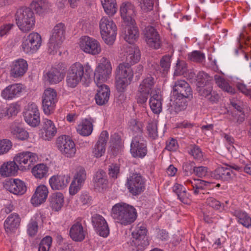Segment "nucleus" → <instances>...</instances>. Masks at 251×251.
Wrapping results in <instances>:
<instances>
[{
  "mask_svg": "<svg viewBox=\"0 0 251 251\" xmlns=\"http://www.w3.org/2000/svg\"><path fill=\"white\" fill-rule=\"evenodd\" d=\"M146 141L143 136H134L130 144V152L134 157L143 158L147 153Z\"/></svg>",
  "mask_w": 251,
  "mask_h": 251,
  "instance_id": "9",
  "label": "nucleus"
},
{
  "mask_svg": "<svg viewBox=\"0 0 251 251\" xmlns=\"http://www.w3.org/2000/svg\"><path fill=\"white\" fill-rule=\"evenodd\" d=\"M66 71L59 67H51L45 75L46 81L50 84L61 82L64 78Z\"/></svg>",
  "mask_w": 251,
  "mask_h": 251,
  "instance_id": "17",
  "label": "nucleus"
},
{
  "mask_svg": "<svg viewBox=\"0 0 251 251\" xmlns=\"http://www.w3.org/2000/svg\"><path fill=\"white\" fill-rule=\"evenodd\" d=\"M172 93L174 96L177 98H189L192 95V91L189 83L181 79L174 82Z\"/></svg>",
  "mask_w": 251,
  "mask_h": 251,
  "instance_id": "13",
  "label": "nucleus"
},
{
  "mask_svg": "<svg viewBox=\"0 0 251 251\" xmlns=\"http://www.w3.org/2000/svg\"><path fill=\"white\" fill-rule=\"evenodd\" d=\"M197 90L201 96L212 102H216L219 100V95L214 92H212L213 87L211 83L197 86Z\"/></svg>",
  "mask_w": 251,
  "mask_h": 251,
  "instance_id": "24",
  "label": "nucleus"
},
{
  "mask_svg": "<svg viewBox=\"0 0 251 251\" xmlns=\"http://www.w3.org/2000/svg\"><path fill=\"white\" fill-rule=\"evenodd\" d=\"M50 206L55 211H59L64 203V197L60 192L52 194L49 199Z\"/></svg>",
  "mask_w": 251,
  "mask_h": 251,
  "instance_id": "36",
  "label": "nucleus"
},
{
  "mask_svg": "<svg viewBox=\"0 0 251 251\" xmlns=\"http://www.w3.org/2000/svg\"><path fill=\"white\" fill-rule=\"evenodd\" d=\"M38 160L35 153L25 151L19 153L15 156L13 161L3 164L0 168V174L2 176H14L18 170H28Z\"/></svg>",
  "mask_w": 251,
  "mask_h": 251,
  "instance_id": "1",
  "label": "nucleus"
},
{
  "mask_svg": "<svg viewBox=\"0 0 251 251\" xmlns=\"http://www.w3.org/2000/svg\"><path fill=\"white\" fill-rule=\"evenodd\" d=\"M123 147L121 135L117 133L111 136V154L116 156L120 153Z\"/></svg>",
  "mask_w": 251,
  "mask_h": 251,
  "instance_id": "34",
  "label": "nucleus"
},
{
  "mask_svg": "<svg viewBox=\"0 0 251 251\" xmlns=\"http://www.w3.org/2000/svg\"><path fill=\"white\" fill-rule=\"evenodd\" d=\"M24 116L25 122L30 126L35 127L40 123V114L37 106L32 103L24 112Z\"/></svg>",
  "mask_w": 251,
  "mask_h": 251,
  "instance_id": "14",
  "label": "nucleus"
},
{
  "mask_svg": "<svg viewBox=\"0 0 251 251\" xmlns=\"http://www.w3.org/2000/svg\"><path fill=\"white\" fill-rule=\"evenodd\" d=\"M155 82L154 78L151 75H149L146 76L140 84L138 91L153 93L151 90L154 87Z\"/></svg>",
  "mask_w": 251,
  "mask_h": 251,
  "instance_id": "42",
  "label": "nucleus"
},
{
  "mask_svg": "<svg viewBox=\"0 0 251 251\" xmlns=\"http://www.w3.org/2000/svg\"><path fill=\"white\" fill-rule=\"evenodd\" d=\"M28 65L26 60L19 59L13 62L10 70L11 76L17 78L23 76L27 70Z\"/></svg>",
  "mask_w": 251,
  "mask_h": 251,
  "instance_id": "25",
  "label": "nucleus"
},
{
  "mask_svg": "<svg viewBox=\"0 0 251 251\" xmlns=\"http://www.w3.org/2000/svg\"><path fill=\"white\" fill-rule=\"evenodd\" d=\"M231 167L239 172L244 171L246 173L251 176V162H249L246 164H243L241 166L233 164Z\"/></svg>",
  "mask_w": 251,
  "mask_h": 251,
  "instance_id": "64",
  "label": "nucleus"
},
{
  "mask_svg": "<svg viewBox=\"0 0 251 251\" xmlns=\"http://www.w3.org/2000/svg\"><path fill=\"white\" fill-rule=\"evenodd\" d=\"M187 71V65L185 61L178 60L176 65L174 75H183Z\"/></svg>",
  "mask_w": 251,
  "mask_h": 251,
  "instance_id": "52",
  "label": "nucleus"
},
{
  "mask_svg": "<svg viewBox=\"0 0 251 251\" xmlns=\"http://www.w3.org/2000/svg\"><path fill=\"white\" fill-rule=\"evenodd\" d=\"M12 144L7 139L0 140V155L7 152L11 148Z\"/></svg>",
  "mask_w": 251,
  "mask_h": 251,
  "instance_id": "61",
  "label": "nucleus"
},
{
  "mask_svg": "<svg viewBox=\"0 0 251 251\" xmlns=\"http://www.w3.org/2000/svg\"><path fill=\"white\" fill-rule=\"evenodd\" d=\"M84 74V67L79 63L72 65L68 70L66 83L68 87L75 88L81 80Z\"/></svg>",
  "mask_w": 251,
  "mask_h": 251,
  "instance_id": "6",
  "label": "nucleus"
},
{
  "mask_svg": "<svg viewBox=\"0 0 251 251\" xmlns=\"http://www.w3.org/2000/svg\"><path fill=\"white\" fill-rule=\"evenodd\" d=\"M176 100L175 101V110L176 113H178L181 111L184 110L187 107V103L186 100L184 99L186 98L176 97Z\"/></svg>",
  "mask_w": 251,
  "mask_h": 251,
  "instance_id": "57",
  "label": "nucleus"
},
{
  "mask_svg": "<svg viewBox=\"0 0 251 251\" xmlns=\"http://www.w3.org/2000/svg\"><path fill=\"white\" fill-rule=\"evenodd\" d=\"M210 77L203 72H199L197 75V86L210 84Z\"/></svg>",
  "mask_w": 251,
  "mask_h": 251,
  "instance_id": "56",
  "label": "nucleus"
},
{
  "mask_svg": "<svg viewBox=\"0 0 251 251\" xmlns=\"http://www.w3.org/2000/svg\"><path fill=\"white\" fill-rule=\"evenodd\" d=\"M15 20L19 28L23 32H27L33 29L35 17L31 8L23 7L17 11Z\"/></svg>",
  "mask_w": 251,
  "mask_h": 251,
  "instance_id": "3",
  "label": "nucleus"
},
{
  "mask_svg": "<svg viewBox=\"0 0 251 251\" xmlns=\"http://www.w3.org/2000/svg\"><path fill=\"white\" fill-rule=\"evenodd\" d=\"M1 111L3 112L0 113V114H2V115L0 116V118L3 116H7L8 117L15 116L18 112L17 105L14 104H11L6 109H2Z\"/></svg>",
  "mask_w": 251,
  "mask_h": 251,
  "instance_id": "58",
  "label": "nucleus"
},
{
  "mask_svg": "<svg viewBox=\"0 0 251 251\" xmlns=\"http://www.w3.org/2000/svg\"><path fill=\"white\" fill-rule=\"evenodd\" d=\"M162 96L159 93H151L150 99V106L152 111L156 114H159L162 109Z\"/></svg>",
  "mask_w": 251,
  "mask_h": 251,
  "instance_id": "32",
  "label": "nucleus"
},
{
  "mask_svg": "<svg viewBox=\"0 0 251 251\" xmlns=\"http://www.w3.org/2000/svg\"><path fill=\"white\" fill-rule=\"evenodd\" d=\"M70 180L68 175H54L49 180L50 185L53 190H62L66 187Z\"/></svg>",
  "mask_w": 251,
  "mask_h": 251,
  "instance_id": "23",
  "label": "nucleus"
},
{
  "mask_svg": "<svg viewBox=\"0 0 251 251\" xmlns=\"http://www.w3.org/2000/svg\"><path fill=\"white\" fill-rule=\"evenodd\" d=\"M234 215L237 219L238 223L244 226L249 228L251 226V218L246 212L236 210L234 212Z\"/></svg>",
  "mask_w": 251,
  "mask_h": 251,
  "instance_id": "43",
  "label": "nucleus"
},
{
  "mask_svg": "<svg viewBox=\"0 0 251 251\" xmlns=\"http://www.w3.org/2000/svg\"><path fill=\"white\" fill-rule=\"evenodd\" d=\"M226 166H219L212 173V176L217 180H221L223 181H228L232 179V175L233 174L231 169V165L229 167H227V164L224 163ZM233 165H232V166Z\"/></svg>",
  "mask_w": 251,
  "mask_h": 251,
  "instance_id": "20",
  "label": "nucleus"
},
{
  "mask_svg": "<svg viewBox=\"0 0 251 251\" xmlns=\"http://www.w3.org/2000/svg\"><path fill=\"white\" fill-rule=\"evenodd\" d=\"M150 38V42H149L147 38L145 39L146 43L148 46L153 49H159L161 46V41L160 36L159 35H155L154 36L151 37Z\"/></svg>",
  "mask_w": 251,
  "mask_h": 251,
  "instance_id": "59",
  "label": "nucleus"
},
{
  "mask_svg": "<svg viewBox=\"0 0 251 251\" xmlns=\"http://www.w3.org/2000/svg\"><path fill=\"white\" fill-rule=\"evenodd\" d=\"M69 234L71 239L75 242H81L84 239L85 237L83 226L79 222H77L72 226Z\"/></svg>",
  "mask_w": 251,
  "mask_h": 251,
  "instance_id": "30",
  "label": "nucleus"
},
{
  "mask_svg": "<svg viewBox=\"0 0 251 251\" xmlns=\"http://www.w3.org/2000/svg\"><path fill=\"white\" fill-rule=\"evenodd\" d=\"M21 219L17 213L11 214L6 219L4 226L7 232H12L20 226Z\"/></svg>",
  "mask_w": 251,
  "mask_h": 251,
  "instance_id": "33",
  "label": "nucleus"
},
{
  "mask_svg": "<svg viewBox=\"0 0 251 251\" xmlns=\"http://www.w3.org/2000/svg\"><path fill=\"white\" fill-rule=\"evenodd\" d=\"M147 129L149 137L154 140L158 137L157 123L155 121H151L148 122Z\"/></svg>",
  "mask_w": 251,
  "mask_h": 251,
  "instance_id": "49",
  "label": "nucleus"
},
{
  "mask_svg": "<svg viewBox=\"0 0 251 251\" xmlns=\"http://www.w3.org/2000/svg\"><path fill=\"white\" fill-rule=\"evenodd\" d=\"M95 189L100 192H104L108 189V180L106 173L100 170L95 174L93 177Z\"/></svg>",
  "mask_w": 251,
  "mask_h": 251,
  "instance_id": "19",
  "label": "nucleus"
},
{
  "mask_svg": "<svg viewBox=\"0 0 251 251\" xmlns=\"http://www.w3.org/2000/svg\"><path fill=\"white\" fill-rule=\"evenodd\" d=\"M79 46L83 51L92 55H97L101 51L99 42L88 36H84L80 38Z\"/></svg>",
  "mask_w": 251,
  "mask_h": 251,
  "instance_id": "10",
  "label": "nucleus"
},
{
  "mask_svg": "<svg viewBox=\"0 0 251 251\" xmlns=\"http://www.w3.org/2000/svg\"><path fill=\"white\" fill-rule=\"evenodd\" d=\"M50 4L47 0H33L30 4V8L34 9L39 15L43 14L49 9Z\"/></svg>",
  "mask_w": 251,
  "mask_h": 251,
  "instance_id": "41",
  "label": "nucleus"
},
{
  "mask_svg": "<svg viewBox=\"0 0 251 251\" xmlns=\"http://www.w3.org/2000/svg\"><path fill=\"white\" fill-rule=\"evenodd\" d=\"M111 216L116 222L127 225L134 222L137 218V213L133 206L121 202L112 207Z\"/></svg>",
  "mask_w": 251,
  "mask_h": 251,
  "instance_id": "2",
  "label": "nucleus"
},
{
  "mask_svg": "<svg viewBox=\"0 0 251 251\" xmlns=\"http://www.w3.org/2000/svg\"><path fill=\"white\" fill-rule=\"evenodd\" d=\"M92 223L96 231L103 237L109 234V230L107 223L104 218L100 215L95 214L92 217Z\"/></svg>",
  "mask_w": 251,
  "mask_h": 251,
  "instance_id": "15",
  "label": "nucleus"
},
{
  "mask_svg": "<svg viewBox=\"0 0 251 251\" xmlns=\"http://www.w3.org/2000/svg\"><path fill=\"white\" fill-rule=\"evenodd\" d=\"M4 187L10 193L15 195H23L26 191L25 183L19 179H11L7 181Z\"/></svg>",
  "mask_w": 251,
  "mask_h": 251,
  "instance_id": "22",
  "label": "nucleus"
},
{
  "mask_svg": "<svg viewBox=\"0 0 251 251\" xmlns=\"http://www.w3.org/2000/svg\"><path fill=\"white\" fill-rule=\"evenodd\" d=\"M131 65L128 63H123L119 64L116 71V76L122 78L126 77L129 80H132L133 76V72Z\"/></svg>",
  "mask_w": 251,
  "mask_h": 251,
  "instance_id": "37",
  "label": "nucleus"
},
{
  "mask_svg": "<svg viewBox=\"0 0 251 251\" xmlns=\"http://www.w3.org/2000/svg\"><path fill=\"white\" fill-rule=\"evenodd\" d=\"M135 244L136 246L137 251H143L149 245L148 237L135 239Z\"/></svg>",
  "mask_w": 251,
  "mask_h": 251,
  "instance_id": "63",
  "label": "nucleus"
},
{
  "mask_svg": "<svg viewBox=\"0 0 251 251\" xmlns=\"http://www.w3.org/2000/svg\"><path fill=\"white\" fill-rule=\"evenodd\" d=\"M147 232L146 226L143 223H139L137 225L134 231L132 232V235L135 239H138L147 237Z\"/></svg>",
  "mask_w": 251,
  "mask_h": 251,
  "instance_id": "48",
  "label": "nucleus"
},
{
  "mask_svg": "<svg viewBox=\"0 0 251 251\" xmlns=\"http://www.w3.org/2000/svg\"><path fill=\"white\" fill-rule=\"evenodd\" d=\"M98 87L99 89L95 97L96 102L99 105H103L108 101L110 89L107 85H100Z\"/></svg>",
  "mask_w": 251,
  "mask_h": 251,
  "instance_id": "28",
  "label": "nucleus"
},
{
  "mask_svg": "<svg viewBox=\"0 0 251 251\" xmlns=\"http://www.w3.org/2000/svg\"><path fill=\"white\" fill-rule=\"evenodd\" d=\"M143 34L144 38H147L149 42H150V38L151 37L154 36L155 35H159L158 32L152 26H148L143 30Z\"/></svg>",
  "mask_w": 251,
  "mask_h": 251,
  "instance_id": "60",
  "label": "nucleus"
},
{
  "mask_svg": "<svg viewBox=\"0 0 251 251\" xmlns=\"http://www.w3.org/2000/svg\"><path fill=\"white\" fill-rule=\"evenodd\" d=\"M65 29L66 27L64 24L58 23L54 26L52 29L50 38L58 41V43H62L65 39Z\"/></svg>",
  "mask_w": 251,
  "mask_h": 251,
  "instance_id": "40",
  "label": "nucleus"
},
{
  "mask_svg": "<svg viewBox=\"0 0 251 251\" xmlns=\"http://www.w3.org/2000/svg\"><path fill=\"white\" fill-rule=\"evenodd\" d=\"M52 243V238L47 236L40 242L39 245L38 251H49Z\"/></svg>",
  "mask_w": 251,
  "mask_h": 251,
  "instance_id": "55",
  "label": "nucleus"
},
{
  "mask_svg": "<svg viewBox=\"0 0 251 251\" xmlns=\"http://www.w3.org/2000/svg\"><path fill=\"white\" fill-rule=\"evenodd\" d=\"M48 172V167L44 163H40L34 166L32 173L35 177L41 179L46 177Z\"/></svg>",
  "mask_w": 251,
  "mask_h": 251,
  "instance_id": "45",
  "label": "nucleus"
},
{
  "mask_svg": "<svg viewBox=\"0 0 251 251\" xmlns=\"http://www.w3.org/2000/svg\"><path fill=\"white\" fill-rule=\"evenodd\" d=\"M57 101V93L51 88L46 89L42 97L43 111L46 114H50L53 111Z\"/></svg>",
  "mask_w": 251,
  "mask_h": 251,
  "instance_id": "8",
  "label": "nucleus"
},
{
  "mask_svg": "<svg viewBox=\"0 0 251 251\" xmlns=\"http://www.w3.org/2000/svg\"><path fill=\"white\" fill-rule=\"evenodd\" d=\"M56 144L61 154L65 157L71 158L75 154L76 150L75 144L69 136H59L56 140Z\"/></svg>",
  "mask_w": 251,
  "mask_h": 251,
  "instance_id": "5",
  "label": "nucleus"
},
{
  "mask_svg": "<svg viewBox=\"0 0 251 251\" xmlns=\"http://www.w3.org/2000/svg\"><path fill=\"white\" fill-rule=\"evenodd\" d=\"M129 127L132 130L134 136H143V125L136 119H131L129 121Z\"/></svg>",
  "mask_w": 251,
  "mask_h": 251,
  "instance_id": "46",
  "label": "nucleus"
},
{
  "mask_svg": "<svg viewBox=\"0 0 251 251\" xmlns=\"http://www.w3.org/2000/svg\"><path fill=\"white\" fill-rule=\"evenodd\" d=\"M188 153L194 159L197 160H201L203 154L201 148L196 145H191L188 147Z\"/></svg>",
  "mask_w": 251,
  "mask_h": 251,
  "instance_id": "50",
  "label": "nucleus"
},
{
  "mask_svg": "<svg viewBox=\"0 0 251 251\" xmlns=\"http://www.w3.org/2000/svg\"><path fill=\"white\" fill-rule=\"evenodd\" d=\"M126 24L125 40L129 44H133L139 36V32L136 23Z\"/></svg>",
  "mask_w": 251,
  "mask_h": 251,
  "instance_id": "26",
  "label": "nucleus"
},
{
  "mask_svg": "<svg viewBox=\"0 0 251 251\" xmlns=\"http://www.w3.org/2000/svg\"><path fill=\"white\" fill-rule=\"evenodd\" d=\"M108 138V132L106 130L102 131L98 141L93 148L92 153L95 157L99 158L104 154Z\"/></svg>",
  "mask_w": 251,
  "mask_h": 251,
  "instance_id": "16",
  "label": "nucleus"
},
{
  "mask_svg": "<svg viewBox=\"0 0 251 251\" xmlns=\"http://www.w3.org/2000/svg\"><path fill=\"white\" fill-rule=\"evenodd\" d=\"M121 17L126 24L134 23L135 21L133 17L135 15L134 5L130 2H124L122 3L120 9Z\"/></svg>",
  "mask_w": 251,
  "mask_h": 251,
  "instance_id": "18",
  "label": "nucleus"
},
{
  "mask_svg": "<svg viewBox=\"0 0 251 251\" xmlns=\"http://www.w3.org/2000/svg\"><path fill=\"white\" fill-rule=\"evenodd\" d=\"M124 55L126 57V63L131 65L137 63L141 57L139 48L134 45L126 46Z\"/></svg>",
  "mask_w": 251,
  "mask_h": 251,
  "instance_id": "21",
  "label": "nucleus"
},
{
  "mask_svg": "<svg viewBox=\"0 0 251 251\" xmlns=\"http://www.w3.org/2000/svg\"><path fill=\"white\" fill-rule=\"evenodd\" d=\"M126 185L129 192L136 196L144 191L145 181L140 174L133 173L127 178Z\"/></svg>",
  "mask_w": 251,
  "mask_h": 251,
  "instance_id": "7",
  "label": "nucleus"
},
{
  "mask_svg": "<svg viewBox=\"0 0 251 251\" xmlns=\"http://www.w3.org/2000/svg\"><path fill=\"white\" fill-rule=\"evenodd\" d=\"M10 131L14 138L20 140H25L28 137V132L19 123L12 124L10 126Z\"/></svg>",
  "mask_w": 251,
  "mask_h": 251,
  "instance_id": "38",
  "label": "nucleus"
},
{
  "mask_svg": "<svg viewBox=\"0 0 251 251\" xmlns=\"http://www.w3.org/2000/svg\"><path fill=\"white\" fill-rule=\"evenodd\" d=\"M110 22L108 17H103L100 22V29L102 40L107 45H110V31L108 26Z\"/></svg>",
  "mask_w": 251,
  "mask_h": 251,
  "instance_id": "39",
  "label": "nucleus"
},
{
  "mask_svg": "<svg viewBox=\"0 0 251 251\" xmlns=\"http://www.w3.org/2000/svg\"><path fill=\"white\" fill-rule=\"evenodd\" d=\"M86 179V172L85 169L82 167H78L76 169L75 174L74 176L69 188L70 195H74L77 193L80 189L81 185L84 183Z\"/></svg>",
  "mask_w": 251,
  "mask_h": 251,
  "instance_id": "12",
  "label": "nucleus"
},
{
  "mask_svg": "<svg viewBox=\"0 0 251 251\" xmlns=\"http://www.w3.org/2000/svg\"><path fill=\"white\" fill-rule=\"evenodd\" d=\"M48 189L45 185L38 186L32 196L31 202L34 205L37 206L44 202L48 196Z\"/></svg>",
  "mask_w": 251,
  "mask_h": 251,
  "instance_id": "27",
  "label": "nucleus"
},
{
  "mask_svg": "<svg viewBox=\"0 0 251 251\" xmlns=\"http://www.w3.org/2000/svg\"><path fill=\"white\" fill-rule=\"evenodd\" d=\"M206 203L208 205L215 210H220L221 208L224 206L223 204H222L220 201L212 197L206 199Z\"/></svg>",
  "mask_w": 251,
  "mask_h": 251,
  "instance_id": "62",
  "label": "nucleus"
},
{
  "mask_svg": "<svg viewBox=\"0 0 251 251\" xmlns=\"http://www.w3.org/2000/svg\"><path fill=\"white\" fill-rule=\"evenodd\" d=\"M205 58L204 54L200 50H194L188 54V59L193 62L201 63L204 61Z\"/></svg>",
  "mask_w": 251,
  "mask_h": 251,
  "instance_id": "51",
  "label": "nucleus"
},
{
  "mask_svg": "<svg viewBox=\"0 0 251 251\" xmlns=\"http://www.w3.org/2000/svg\"><path fill=\"white\" fill-rule=\"evenodd\" d=\"M104 61L97 67L94 73V81L97 86L103 85L109 78L110 74V62L103 58Z\"/></svg>",
  "mask_w": 251,
  "mask_h": 251,
  "instance_id": "11",
  "label": "nucleus"
},
{
  "mask_svg": "<svg viewBox=\"0 0 251 251\" xmlns=\"http://www.w3.org/2000/svg\"><path fill=\"white\" fill-rule=\"evenodd\" d=\"M22 92L20 84H15L6 87L1 93L2 97L5 100H11L18 96Z\"/></svg>",
  "mask_w": 251,
  "mask_h": 251,
  "instance_id": "35",
  "label": "nucleus"
},
{
  "mask_svg": "<svg viewBox=\"0 0 251 251\" xmlns=\"http://www.w3.org/2000/svg\"><path fill=\"white\" fill-rule=\"evenodd\" d=\"M160 72L163 74L167 73L171 65V56L169 55L163 56L160 60Z\"/></svg>",
  "mask_w": 251,
  "mask_h": 251,
  "instance_id": "54",
  "label": "nucleus"
},
{
  "mask_svg": "<svg viewBox=\"0 0 251 251\" xmlns=\"http://www.w3.org/2000/svg\"><path fill=\"white\" fill-rule=\"evenodd\" d=\"M214 78L216 83L219 87L228 93H234L235 90L229 85L228 83L225 79L224 78L220 75H215Z\"/></svg>",
  "mask_w": 251,
  "mask_h": 251,
  "instance_id": "47",
  "label": "nucleus"
},
{
  "mask_svg": "<svg viewBox=\"0 0 251 251\" xmlns=\"http://www.w3.org/2000/svg\"><path fill=\"white\" fill-rule=\"evenodd\" d=\"M93 130L92 123L87 120L82 121L81 124L79 125L77 127V132L84 136L90 135Z\"/></svg>",
  "mask_w": 251,
  "mask_h": 251,
  "instance_id": "44",
  "label": "nucleus"
},
{
  "mask_svg": "<svg viewBox=\"0 0 251 251\" xmlns=\"http://www.w3.org/2000/svg\"><path fill=\"white\" fill-rule=\"evenodd\" d=\"M186 184L191 185L192 187V190L195 195L199 194H208L207 193L201 192V191L206 188L210 187L211 184L207 181H205L200 179H194L193 180L188 179L186 181Z\"/></svg>",
  "mask_w": 251,
  "mask_h": 251,
  "instance_id": "29",
  "label": "nucleus"
},
{
  "mask_svg": "<svg viewBox=\"0 0 251 251\" xmlns=\"http://www.w3.org/2000/svg\"><path fill=\"white\" fill-rule=\"evenodd\" d=\"M41 44V35L37 32H32L23 38L22 47L25 53L32 54L39 49Z\"/></svg>",
  "mask_w": 251,
  "mask_h": 251,
  "instance_id": "4",
  "label": "nucleus"
},
{
  "mask_svg": "<svg viewBox=\"0 0 251 251\" xmlns=\"http://www.w3.org/2000/svg\"><path fill=\"white\" fill-rule=\"evenodd\" d=\"M131 81L127 78H122L116 75V87L117 89L120 92L123 91Z\"/></svg>",
  "mask_w": 251,
  "mask_h": 251,
  "instance_id": "53",
  "label": "nucleus"
},
{
  "mask_svg": "<svg viewBox=\"0 0 251 251\" xmlns=\"http://www.w3.org/2000/svg\"><path fill=\"white\" fill-rule=\"evenodd\" d=\"M42 130L43 138L47 140H50L56 133V128L53 122L47 119L44 120Z\"/></svg>",
  "mask_w": 251,
  "mask_h": 251,
  "instance_id": "31",
  "label": "nucleus"
}]
</instances>
